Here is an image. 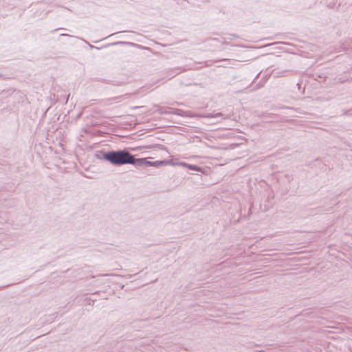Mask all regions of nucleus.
Segmentation results:
<instances>
[{
	"label": "nucleus",
	"instance_id": "nucleus-1",
	"mask_svg": "<svg viewBox=\"0 0 352 352\" xmlns=\"http://www.w3.org/2000/svg\"><path fill=\"white\" fill-rule=\"evenodd\" d=\"M131 153L126 149H120L117 151H104L101 150L96 155L99 160H103L114 166H122L129 164Z\"/></svg>",
	"mask_w": 352,
	"mask_h": 352
},
{
	"label": "nucleus",
	"instance_id": "nucleus-2",
	"mask_svg": "<svg viewBox=\"0 0 352 352\" xmlns=\"http://www.w3.org/2000/svg\"><path fill=\"white\" fill-rule=\"evenodd\" d=\"M144 158H135V156L131 153L129 164H132L137 167H141L144 166Z\"/></svg>",
	"mask_w": 352,
	"mask_h": 352
},
{
	"label": "nucleus",
	"instance_id": "nucleus-3",
	"mask_svg": "<svg viewBox=\"0 0 352 352\" xmlns=\"http://www.w3.org/2000/svg\"><path fill=\"white\" fill-rule=\"evenodd\" d=\"M171 111H164L165 114H175L180 116H184L186 115V113L179 109H171Z\"/></svg>",
	"mask_w": 352,
	"mask_h": 352
},
{
	"label": "nucleus",
	"instance_id": "nucleus-4",
	"mask_svg": "<svg viewBox=\"0 0 352 352\" xmlns=\"http://www.w3.org/2000/svg\"><path fill=\"white\" fill-rule=\"evenodd\" d=\"M180 165L188 168L189 170H195V171H201V168L197 165L190 164H187L186 162H182V163H180Z\"/></svg>",
	"mask_w": 352,
	"mask_h": 352
},
{
	"label": "nucleus",
	"instance_id": "nucleus-5",
	"mask_svg": "<svg viewBox=\"0 0 352 352\" xmlns=\"http://www.w3.org/2000/svg\"><path fill=\"white\" fill-rule=\"evenodd\" d=\"M202 117L208 118H221V119L226 118L225 117H223V115L221 113H217L215 114L207 113L206 115L202 116Z\"/></svg>",
	"mask_w": 352,
	"mask_h": 352
},
{
	"label": "nucleus",
	"instance_id": "nucleus-6",
	"mask_svg": "<svg viewBox=\"0 0 352 352\" xmlns=\"http://www.w3.org/2000/svg\"><path fill=\"white\" fill-rule=\"evenodd\" d=\"M152 164H153L152 166L159 167L161 166L168 164V162L166 160H158V161L153 162Z\"/></svg>",
	"mask_w": 352,
	"mask_h": 352
},
{
	"label": "nucleus",
	"instance_id": "nucleus-7",
	"mask_svg": "<svg viewBox=\"0 0 352 352\" xmlns=\"http://www.w3.org/2000/svg\"><path fill=\"white\" fill-rule=\"evenodd\" d=\"M152 162H153L148 161L146 158H144V166H152V164H153Z\"/></svg>",
	"mask_w": 352,
	"mask_h": 352
},
{
	"label": "nucleus",
	"instance_id": "nucleus-8",
	"mask_svg": "<svg viewBox=\"0 0 352 352\" xmlns=\"http://www.w3.org/2000/svg\"><path fill=\"white\" fill-rule=\"evenodd\" d=\"M125 43H126L125 42L118 41V42H115L113 43H111V45H123V44H125Z\"/></svg>",
	"mask_w": 352,
	"mask_h": 352
},
{
	"label": "nucleus",
	"instance_id": "nucleus-9",
	"mask_svg": "<svg viewBox=\"0 0 352 352\" xmlns=\"http://www.w3.org/2000/svg\"><path fill=\"white\" fill-rule=\"evenodd\" d=\"M5 287H0V290H1L2 289H3Z\"/></svg>",
	"mask_w": 352,
	"mask_h": 352
},
{
	"label": "nucleus",
	"instance_id": "nucleus-10",
	"mask_svg": "<svg viewBox=\"0 0 352 352\" xmlns=\"http://www.w3.org/2000/svg\"><path fill=\"white\" fill-rule=\"evenodd\" d=\"M61 36H65L66 34H60Z\"/></svg>",
	"mask_w": 352,
	"mask_h": 352
}]
</instances>
